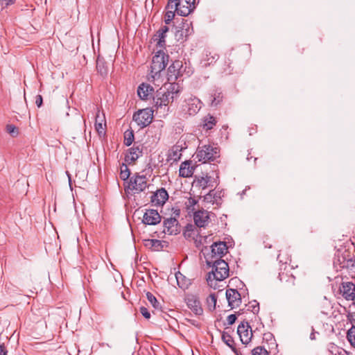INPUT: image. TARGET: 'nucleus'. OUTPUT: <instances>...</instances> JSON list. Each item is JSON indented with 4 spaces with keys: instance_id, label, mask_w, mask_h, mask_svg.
<instances>
[{
    "instance_id": "nucleus-1",
    "label": "nucleus",
    "mask_w": 355,
    "mask_h": 355,
    "mask_svg": "<svg viewBox=\"0 0 355 355\" xmlns=\"http://www.w3.org/2000/svg\"><path fill=\"white\" fill-rule=\"evenodd\" d=\"M181 91L182 87L177 83H170L167 87L158 89L153 97L156 112L163 116L167 115L169 103L179 97Z\"/></svg>"
},
{
    "instance_id": "nucleus-2",
    "label": "nucleus",
    "mask_w": 355,
    "mask_h": 355,
    "mask_svg": "<svg viewBox=\"0 0 355 355\" xmlns=\"http://www.w3.org/2000/svg\"><path fill=\"white\" fill-rule=\"evenodd\" d=\"M206 263L209 267L212 268L211 271L207 274L206 278L209 286H213L214 280L223 281L229 276V266L223 259L220 258L215 259H207Z\"/></svg>"
},
{
    "instance_id": "nucleus-3",
    "label": "nucleus",
    "mask_w": 355,
    "mask_h": 355,
    "mask_svg": "<svg viewBox=\"0 0 355 355\" xmlns=\"http://www.w3.org/2000/svg\"><path fill=\"white\" fill-rule=\"evenodd\" d=\"M169 55L166 54L162 50L156 52L153 57L152 63L150 66V73L149 74L148 80L150 78L153 79L159 78L161 72L166 68L168 62Z\"/></svg>"
},
{
    "instance_id": "nucleus-4",
    "label": "nucleus",
    "mask_w": 355,
    "mask_h": 355,
    "mask_svg": "<svg viewBox=\"0 0 355 355\" xmlns=\"http://www.w3.org/2000/svg\"><path fill=\"white\" fill-rule=\"evenodd\" d=\"M167 8H175L178 15L187 17L196 9V0H168Z\"/></svg>"
},
{
    "instance_id": "nucleus-5",
    "label": "nucleus",
    "mask_w": 355,
    "mask_h": 355,
    "mask_svg": "<svg viewBox=\"0 0 355 355\" xmlns=\"http://www.w3.org/2000/svg\"><path fill=\"white\" fill-rule=\"evenodd\" d=\"M220 150L210 144L198 146L196 152V158L198 162L206 163L213 162L219 157Z\"/></svg>"
},
{
    "instance_id": "nucleus-6",
    "label": "nucleus",
    "mask_w": 355,
    "mask_h": 355,
    "mask_svg": "<svg viewBox=\"0 0 355 355\" xmlns=\"http://www.w3.org/2000/svg\"><path fill=\"white\" fill-rule=\"evenodd\" d=\"M153 110L150 108L139 110L133 114V120L141 128L149 125L153 120Z\"/></svg>"
},
{
    "instance_id": "nucleus-7",
    "label": "nucleus",
    "mask_w": 355,
    "mask_h": 355,
    "mask_svg": "<svg viewBox=\"0 0 355 355\" xmlns=\"http://www.w3.org/2000/svg\"><path fill=\"white\" fill-rule=\"evenodd\" d=\"M186 71V67L183 66L181 60H176L168 67L167 70L168 81L175 83L180 77L182 76Z\"/></svg>"
},
{
    "instance_id": "nucleus-8",
    "label": "nucleus",
    "mask_w": 355,
    "mask_h": 355,
    "mask_svg": "<svg viewBox=\"0 0 355 355\" xmlns=\"http://www.w3.org/2000/svg\"><path fill=\"white\" fill-rule=\"evenodd\" d=\"M282 270V268H280ZM278 278L282 284V287L286 291H291L295 286V276L290 273L289 268L287 266H285L284 271L279 272Z\"/></svg>"
},
{
    "instance_id": "nucleus-9",
    "label": "nucleus",
    "mask_w": 355,
    "mask_h": 355,
    "mask_svg": "<svg viewBox=\"0 0 355 355\" xmlns=\"http://www.w3.org/2000/svg\"><path fill=\"white\" fill-rule=\"evenodd\" d=\"M144 145L138 141H135L132 147L127 150L125 156V162L128 164L134 163L140 157L143 155Z\"/></svg>"
},
{
    "instance_id": "nucleus-10",
    "label": "nucleus",
    "mask_w": 355,
    "mask_h": 355,
    "mask_svg": "<svg viewBox=\"0 0 355 355\" xmlns=\"http://www.w3.org/2000/svg\"><path fill=\"white\" fill-rule=\"evenodd\" d=\"M146 187H148V184L146 175L137 173L130 179L128 189L135 190L136 193L144 191Z\"/></svg>"
},
{
    "instance_id": "nucleus-11",
    "label": "nucleus",
    "mask_w": 355,
    "mask_h": 355,
    "mask_svg": "<svg viewBox=\"0 0 355 355\" xmlns=\"http://www.w3.org/2000/svg\"><path fill=\"white\" fill-rule=\"evenodd\" d=\"M237 334L243 345L248 344L252 337V331L248 322H242L237 328Z\"/></svg>"
},
{
    "instance_id": "nucleus-12",
    "label": "nucleus",
    "mask_w": 355,
    "mask_h": 355,
    "mask_svg": "<svg viewBox=\"0 0 355 355\" xmlns=\"http://www.w3.org/2000/svg\"><path fill=\"white\" fill-rule=\"evenodd\" d=\"M340 293L348 301H354L355 304V284L352 282H343L339 287Z\"/></svg>"
},
{
    "instance_id": "nucleus-13",
    "label": "nucleus",
    "mask_w": 355,
    "mask_h": 355,
    "mask_svg": "<svg viewBox=\"0 0 355 355\" xmlns=\"http://www.w3.org/2000/svg\"><path fill=\"white\" fill-rule=\"evenodd\" d=\"M225 296L228 302V306L231 309L239 307L241 304V296L236 289H227Z\"/></svg>"
},
{
    "instance_id": "nucleus-14",
    "label": "nucleus",
    "mask_w": 355,
    "mask_h": 355,
    "mask_svg": "<svg viewBox=\"0 0 355 355\" xmlns=\"http://www.w3.org/2000/svg\"><path fill=\"white\" fill-rule=\"evenodd\" d=\"M164 232L176 235L180 232V225L175 218H166L163 221Z\"/></svg>"
},
{
    "instance_id": "nucleus-15",
    "label": "nucleus",
    "mask_w": 355,
    "mask_h": 355,
    "mask_svg": "<svg viewBox=\"0 0 355 355\" xmlns=\"http://www.w3.org/2000/svg\"><path fill=\"white\" fill-rule=\"evenodd\" d=\"M162 217L155 209H147L143 216L142 222L145 225H155L160 223Z\"/></svg>"
},
{
    "instance_id": "nucleus-16",
    "label": "nucleus",
    "mask_w": 355,
    "mask_h": 355,
    "mask_svg": "<svg viewBox=\"0 0 355 355\" xmlns=\"http://www.w3.org/2000/svg\"><path fill=\"white\" fill-rule=\"evenodd\" d=\"M227 252L226 242H214L211 245V259H221Z\"/></svg>"
},
{
    "instance_id": "nucleus-17",
    "label": "nucleus",
    "mask_w": 355,
    "mask_h": 355,
    "mask_svg": "<svg viewBox=\"0 0 355 355\" xmlns=\"http://www.w3.org/2000/svg\"><path fill=\"white\" fill-rule=\"evenodd\" d=\"M168 198V194L164 188H161L153 193L151 196V202L155 205H163Z\"/></svg>"
},
{
    "instance_id": "nucleus-18",
    "label": "nucleus",
    "mask_w": 355,
    "mask_h": 355,
    "mask_svg": "<svg viewBox=\"0 0 355 355\" xmlns=\"http://www.w3.org/2000/svg\"><path fill=\"white\" fill-rule=\"evenodd\" d=\"M153 87L147 83H141L137 89V94L142 100H148L153 96Z\"/></svg>"
},
{
    "instance_id": "nucleus-19",
    "label": "nucleus",
    "mask_w": 355,
    "mask_h": 355,
    "mask_svg": "<svg viewBox=\"0 0 355 355\" xmlns=\"http://www.w3.org/2000/svg\"><path fill=\"white\" fill-rule=\"evenodd\" d=\"M195 225L198 227H204L208 223L209 215L207 211L198 210L193 214Z\"/></svg>"
},
{
    "instance_id": "nucleus-20",
    "label": "nucleus",
    "mask_w": 355,
    "mask_h": 355,
    "mask_svg": "<svg viewBox=\"0 0 355 355\" xmlns=\"http://www.w3.org/2000/svg\"><path fill=\"white\" fill-rule=\"evenodd\" d=\"M168 31L169 28L167 26H163L156 32L153 36V40L157 42V46L159 47L166 46L165 38Z\"/></svg>"
},
{
    "instance_id": "nucleus-21",
    "label": "nucleus",
    "mask_w": 355,
    "mask_h": 355,
    "mask_svg": "<svg viewBox=\"0 0 355 355\" xmlns=\"http://www.w3.org/2000/svg\"><path fill=\"white\" fill-rule=\"evenodd\" d=\"M187 304L188 307L196 315H201L203 309L201 307L200 301L196 297L191 296L187 299Z\"/></svg>"
},
{
    "instance_id": "nucleus-22",
    "label": "nucleus",
    "mask_w": 355,
    "mask_h": 355,
    "mask_svg": "<svg viewBox=\"0 0 355 355\" xmlns=\"http://www.w3.org/2000/svg\"><path fill=\"white\" fill-rule=\"evenodd\" d=\"M191 161L187 160L182 162L180 165L179 170V175L182 178H189L191 177L193 171L195 170V167L191 166Z\"/></svg>"
},
{
    "instance_id": "nucleus-23",
    "label": "nucleus",
    "mask_w": 355,
    "mask_h": 355,
    "mask_svg": "<svg viewBox=\"0 0 355 355\" xmlns=\"http://www.w3.org/2000/svg\"><path fill=\"white\" fill-rule=\"evenodd\" d=\"M180 28V30H176L175 37H178V40H187V37L192 33L193 28H190V24L188 23H183L182 26Z\"/></svg>"
},
{
    "instance_id": "nucleus-24",
    "label": "nucleus",
    "mask_w": 355,
    "mask_h": 355,
    "mask_svg": "<svg viewBox=\"0 0 355 355\" xmlns=\"http://www.w3.org/2000/svg\"><path fill=\"white\" fill-rule=\"evenodd\" d=\"M216 119L209 114L202 119L201 127L204 130L208 131L211 130L216 125Z\"/></svg>"
},
{
    "instance_id": "nucleus-25",
    "label": "nucleus",
    "mask_w": 355,
    "mask_h": 355,
    "mask_svg": "<svg viewBox=\"0 0 355 355\" xmlns=\"http://www.w3.org/2000/svg\"><path fill=\"white\" fill-rule=\"evenodd\" d=\"M223 94L220 89H216L209 96L211 107H217L223 100Z\"/></svg>"
},
{
    "instance_id": "nucleus-26",
    "label": "nucleus",
    "mask_w": 355,
    "mask_h": 355,
    "mask_svg": "<svg viewBox=\"0 0 355 355\" xmlns=\"http://www.w3.org/2000/svg\"><path fill=\"white\" fill-rule=\"evenodd\" d=\"M103 121L105 124L104 114H102V116H101L100 110H98L96 114L95 128L99 135L105 133V128L103 127Z\"/></svg>"
},
{
    "instance_id": "nucleus-27",
    "label": "nucleus",
    "mask_w": 355,
    "mask_h": 355,
    "mask_svg": "<svg viewBox=\"0 0 355 355\" xmlns=\"http://www.w3.org/2000/svg\"><path fill=\"white\" fill-rule=\"evenodd\" d=\"M144 245L153 251H159L163 248L162 242L157 239L145 240Z\"/></svg>"
},
{
    "instance_id": "nucleus-28",
    "label": "nucleus",
    "mask_w": 355,
    "mask_h": 355,
    "mask_svg": "<svg viewBox=\"0 0 355 355\" xmlns=\"http://www.w3.org/2000/svg\"><path fill=\"white\" fill-rule=\"evenodd\" d=\"M96 69L102 76L107 75L108 67L107 63L103 58H100L99 56L96 60Z\"/></svg>"
},
{
    "instance_id": "nucleus-29",
    "label": "nucleus",
    "mask_w": 355,
    "mask_h": 355,
    "mask_svg": "<svg viewBox=\"0 0 355 355\" xmlns=\"http://www.w3.org/2000/svg\"><path fill=\"white\" fill-rule=\"evenodd\" d=\"M224 192L221 191H216V190H211L205 196V199L207 201L214 202H217L218 200H220L221 198L223 196Z\"/></svg>"
},
{
    "instance_id": "nucleus-30",
    "label": "nucleus",
    "mask_w": 355,
    "mask_h": 355,
    "mask_svg": "<svg viewBox=\"0 0 355 355\" xmlns=\"http://www.w3.org/2000/svg\"><path fill=\"white\" fill-rule=\"evenodd\" d=\"M217 302V296L215 293H211L206 300L207 309L210 311H214L216 309Z\"/></svg>"
},
{
    "instance_id": "nucleus-31",
    "label": "nucleus",
    "mask_w": 355,
    "mask_h": 355,
    "mask_svg": "<svg viewBox=\"0 0 355 355\" xmlns=\"http://www.w3.org/2000/svg\"><path fill=\"white\" fill-rule=\"evenodd\" d=\"M135 140L134 131L132 129H128L124 132L123 143L126 146H130Z\"/></svg>"
},
{
    "instance_id": "nucleus-32",
    "label": "nucleus",
    "mask_w": 355,
    "mask_h": 355,
    "mask_svg": "<svg viewBox=\"0 0 355 355\" xmlns=\"http://www.w3.org/2000/svg\"><path fill=\"white\" fill-rule=\"evenodd\" d=\"M222 340L231 349L234 348L235 343L233 338L230 336V334L227 331H223L222 334Z\"/></svg>"
},
{
    "instance_id": "nucleus-33",
    "label": "nucleus",
    "mask_w": 355,
    "mask_h": 355,
    "mask_svg": "<svg viewBox=\"0 0 355 355\" xmlns=\"http://www.w3.org/2000/svg\"><path fill=\"white\" fill-rule=\"evenodd\" d=\"M165 9L166 10V12L164 15V21L166 24H169L175 17L176 10L175 8H167V5L166 6Z\"/></svg>"
},
{
    "instance_id": "nucleus-34",
    "label": "nucleus",
    "mask_w": 355,
    "mask_h": 355,
    "mask_svg": "<svg viewBox=\"0 0 355 355\" xmlns=\"http://www.w3.org/2000/svg\"><path fill=\"white\" fill-rule=\"evenodd\" d=\"M130 175V171L125 163H122L120 166V178L123 180H127Z\"/></svg>"
},
{
    "instance_id": "nucleus-35",
    "label": "nucleus",
    "mask_w": 355,
    "mask_h": 355,
    "mask_svg": "<svg viewBox=\"0 0 355 355\" xmlns=\"http://www.w3.org/2000/svg\"><path fill=\"white\" fill-rule=\"evenodd\" d=\"M146 298L150 303V304L153 306L155 310H159L161 309L159 302L157 300V298L154 296L153 293L150 292L146 293Z\"/></svg>"
},
{
    "instance_id": "nucleus-36",
    "label": "nucleus",
    "mask_w": 355,
    "mask_h": 355,
    "mask_svg": "<svg viewBox=\"0 0 355 355\" xmlns=\"http://www.w3.org/2000/svg\"><path fill=\"white\" fill-rule=\"evenodd\" d=\"M180 151L181 149L179 148V146L173 147L169 154L170 159L173 160V162H178L182 156Z\"/></svg>"
},
{
    "instance_id": "nucleus-37",
    "label": "nucleus",
    "mask_w": 355,
    "mask_h": 355,
    "mask_svg": "<svg viewBox=\"0 0 355 355\" xmlns=\"http://www.w3.org/2000/svg\"><path fill=\"white\" fill-rule=\"evenodd\" d=\"M347 338L350 345L355 347V326L353 324L352 327L347 331Z\"/></svg>"
},
{
    "instance_id": "nucleus-38",
    "label": "nucleus",
    "mask_w": 355,
    "mask_h": 355,
    "mask_svg": "<svg viewBox=\"0 0 355 355\" xmlns=\"http://www.w3.org/2000/svg\"><path fill=\"white\" fill-rule=\"evenodd\" d=\"M201 106L199 105V103H191L188 104V113L189 115H195L200 110Z\"/></svg>"
},
{
    "instance_id": "nucleus-39",
    "label": "nucleus",
    "mask_w": 355,
    "mask_h": 355,
    "mask_svg": "<svg viewBox=\"0 0 355 355\" xmlns=\"http://www.w3.org/2000/svg\"><path fill=\"white\" fill-rule=\"evenodd\" d=\"M6 132L12 137H15L19 135V129L13 124H8L6 127Z\"/></svg>"
},
{
    "instance_id": "nucleus-40",
    "label": "nucleus",
    "mask_w": 355,
    "mask_h": 355,
    "mask_svg": "<svg viewBox=\"0 0 355 355\" xmlns=\"http://www.w3.org/2000/svg\"><path fill=\"white\" fill-rule=\"evenodd\" d=\"M6 288L8 291L12 293H23V290L19 288L17 286L14 285L12 283L9 282L6 284Z\"/></svg>"
},
{
    "instance_id": "nucleus-41",
    "label": "nucleus",
    "mask_w": 355,
    "mask_h": 355,
    "mask_svg": "<svg viewBox=\"0 0 355 355\" xmlns=\"http://www.w3.org/2000/svg\"><path fill=\"white\" fill-rule=\"evenodd\" d=\"M248 311H251L253 313H258L259 311V304L256 300L250 302L248 304Z\"/></svg>"
},
{
    "instance_id": "nucleus-42",
    "label": "nucleus",
    "mask_w": 355,
    "mask_h": 355,
    "mask_svg": "<svg viewBox=\"0 0 355 355\" xmlns=\"http://www.w3.org/2000/svg\"><path fill=\"white\" fill-rule=\"evenodd\" d=\"M252 355H269V353L263 347H257L252 350Z\"/></svg>"
},
{
    "instance_id": "nucleus-43",
    "label": "nucleus",
    "mask_w": 355,
    "mask_h": 355,
    "mask_svg": "<svg viewBox=\"0 0 355 355\" xmlns=\"http://www.w3.org/2000/svg\"><path fill=\"white\" fill-rule=\"evenodd\" d=\"M343 268H347L352 270H355V257L347 259L346 263L343 266Z\"/></svg>"
},
{
    "instance_id": "nucleus-44",
    "label": "nucleus",
    "mask_w": 355,
    "mask_h": 355,
    "mask_svg": "<svg viewBox=\"0 0 355 355\" xmlns=\"http://www.w3.org/2000/svg\"><path fill=\"white\" fill-rule=\"evenodd\" d=\"M195 229H196V227L193 225L187 224L185 226V230H184V236H189V237L191 236V232H193Z\"/></svg>"
},
{
    "instance_id": "nucleus-45",
    "label": "nucleus",
    "mask_w": 355,
    "mask_h": 355,
    "mask_svg": "<svg viewBox=\"0 0 355 355\" xmlns=\"http://www.w3.org/2000/svg\"><path fill=\"white\" fill-rule=\"evenodd\" d=\"M139 311L146 319L148 320L150 318V313L146 307L141 306Z\"/></svg>"
},
{
    "instance_id": "nucleus-46",
    "label": "nucleus",
    "mask_w": 355,
    "mask_h": 355,
    "mask_svg": "<svg viewBox=\"0 0 355 355\" xmlns=\"http://www.w3.org/2000/svg\"><path fill=\"white\" fill-rule=\"evenodd\" d=\"M16 0H0V3L3 7H8L15 3Z\"/></svg>"
},
{
    "instance_id": "nucleus-47",
    "label": "nucleus",
    "mask_w": 355,
    "mask_h": 355,
    "mask_svg": "<svg viewBox=\"0 0 355 355\" xmlns=\"http://www.w3.org/2000/svg\"><path fill=\"white\" fill-rule=\"evenodd\" d=\"M236 319L237 317L235 314L230 315L227 318V324L229 325H232L236 322Z\"/></svg>"
},
{
    "instance_id": "nucleus-48",
    "label": "nucleus",
    "mask_w": 355,
    "mask_h": 355,
    "mask_svg": "<svg viewBox=\"0 0 355 355\" xmlns=\"http://www.w3.org/2000/svg\"><path fill=\"white\" fill-rule=\"evenodd\" d=\"M198 202V200H196L195 198L190 197L188 199V202H187V207L188 209H190L191 207H193L196 205Z\"/></svg>"
},
{
    "instance_id": "nucleus-49",
    "label": "nucleus",
    "mask_w": 355,
    "mask_h": 355,
    "mask_svg": "<svg viewBox=\"0 0 355 355\" xmlns=\"http://www.w3.org/2000/svg\"><path fill=\"white\" fill-rule=\"evenodd\" d=\"M35 104L38 107H40L43 104V98L41 95L38 94L35 96Z\"/></svg>"
},
{
    "instance_id": "nucleus-50",
    "label": "nucleus",
    "mask_w": 355,
    "mask_h": 355,
    "mask_svg": "<svg viewBox=\"0 0 355 355\" xmlns=\"http://www.w3.org/2000/svg\"><path fill=\"white\" fill-rule=\"evenodd\" d=\"M210 178V177L209 176H206L205 178H202V180H200V183L202 184V185L204 186V187H206L207 184H208V182H209V179Z\"/></svg>"
},
{
    "instance_id": "nucleus-51",
    "label": "nucleus",
    "mask_w": 355,
    "mask_h": 355,
    "mask_svg": "<svg viewBox=\"0 0 355 355\" xmlns=\"http://www.w3.org/2000/svg\"><path fill=\"white\" fill-rule=\"evenodd\" d=\"M173 216L172 218H178L180 215V209H173Z\"/></svg>"
},
{
    "instance_id": "nucleus-52",
    "label": "nucleus",
    "mask_w": 355,
    "mask_h": 355,
    "mask_svg": "<svg viewBox=\"0 0 355 355\" xmlns=\"http://www.w3.org/2000/svg\"><path fill=\"white\" fill-rule=\"evenodd\" d=\"M8 351L6 349L4 345H0V355H6Z\"/></svg>"
},
{
    "instance_id": "nucleus-53",
    "label": "nucleus",
    "mask_w": 355,
    "mask_h": 355,
    "mask_svg": "<svg viewBox=\"0 0 355 355\" xmlns=\"http://www.w3.org/2000/svg\"><path fill=\"white\" fill-rule=\"evenodd\" d=\"M235 355H244V353L241 352L240 349H237L236 347L232 348V349Z\"/></svg>"
},
{
    "instance_id": "nucleus-54",
    "label": "nucleus",
    "mask_w": 355,
    "mask_h": 355,
    "mask_svg": "<svg viewBox=\"0 0 355 355\" xmlns=\"http://www.w3.org/2000/svg\"><path fill=\"white\" fill-rule=\"evenodd\" d=\"M182 276V274L181 273H178L175 275V277H176V279H177V282H178V284L179 286V287L180 288H183V285L180 284V277Z\"/></svg>"
},
{
    "instance_id": "nucleus-55",
    "label": "nucleus",
    "mask_w": 355,
    "mask_h": 355,
    "mask_svg": "<svg viewBox=\"0 0 355 355\" xmlns=\"http://www.w3.org/2000/svg\"><path fill=\"white\" fill-rule=\"evenodd\" d=\"M310 338L311 340H315V331H314V329H312V332L311 334H310Z\"/></svg>"
},
{
    "instance_id": "nucleus-56",
    "label": "nucleus",
    "mask_w": 355,
    "mask_h": 355,
    "mask_svg": "<svg viewBox=\"0 0 355 355\" xmlns=\"http://www.w3.org/2000/svg\"><path fill=\"white\" fill-rule=\"evenodd\" d=\"M189 321L193 325H195V326H198V324H196V320H189Z\"/></svg>"
},
{
    "instance_id": "nucleus-57",
    "label": "nucleus",
    "mask_w": 355,
    "mask_h": 355,
    "mask_svg": "<svg viewBox=\"0 0 355 355\" xmlns=\"http://www.w3.org/2000/svg\"><path fill=\"white\" fill-rule=\"evenodd\" d=\"M16 283L19 284L20 286H21L22 287H27V286L24 284H21L20 282H18L17 281H16Z\"/></svg>"
},
{
    "instance_id": "nucleus-58",
    "label": "nucleus",
    "mask_w": 355,
    "mask_h": 355,
    "mask_svg": "<svg viewBox=\"0 0 355 355\" xmlns=\"http://www.w3.org/2000/svg\"><path fill=\"white\" fill-rule=\"evenodd\" d=\"M350 321H351L352 325L354 324L355 326V319H350Z\"/></svg>"
},
{
    "instance_id": "nucleus-59",
    "label": "nucleus",
    "mask_w": 355,
    "mask_h": 355,
    "mask_svg": "<svg viewBox=\"0 0 355 355\" xmlns=\"http://www.w3.org/2000/svg\"><path fill=\"white\" fill-rule=\"evenodd\" d=\"M228 61H229V62H228V65L227 66L230 68V64H231V62H230V59H228Z\"/></svg>"
},
{
    "instance_id": "nucleus-60",
    "label": "nucleus",
    "mask_w": 355,
    "mask_h": 355,
    "mask_svg": "<svg viewBox=\"0 0 355 355\" xmlns=\"http://www.w3.org/2000/svg\"><path fill=\"white\" fill-rule=\"evenodd\" d=\"M245 191H246V189H244L242 193H241V196L244 195L245 193Z\"/></svg>"
},
{
    "instance_id": "nucleus-61",
    "label": "nucleus",
    "mask_w": 355,
    "mask_h": 355,
    "mask_svg": "<svg viewBox=\"0 0 355 355\" xmlns=\"http://www.w3.org/2000/svg\"><path fill=\"white\" fill-rule=\"evenodd\" d=\"M338 354H339V355H343V354H341V352H338Z\"/></svg>"
}]
</instances>
